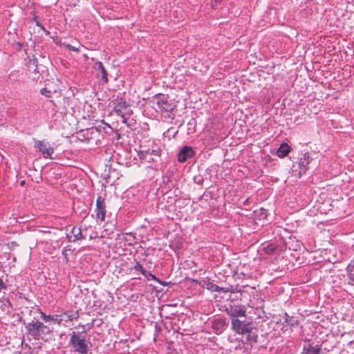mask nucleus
Instances as JSON below:
<instances>
[{
	"label": "nucleus",
	"mask_w": 354,
	"mask_h": 354,
	"mask_svg": "<svg viewBox=\"0 0 354 354\" xmlns=\"http://www.w3.org/2000/svg\"><path fill=\"white\" fill-rule=\"evenodd\" d=\"M70 344L74 351L80 354H87L88 342L83 333L73 331L71 335Z\"/></svg>",
	"instance_id": "nucleus-1"
},
{
	"label": "nucleus",
	"mask_w": 354,
	"mask_h": 354,
	"mask_svg": "<svg viewBox=\"0 0 354 354\" xmlns=\"http://www.w3.org/2000/svg\"><path fill=\"white\" fill-rule=\"evenodd\" d=\"M311 161L312 158L308 153L304 154L303 156L298 160V162L292 165V174L301 177L308 169V165Z\"/></svg>",
	"instance_id": "nucleus-2"
},
{
	"label": "nucleus",
	"mask_w": 354,
	"mask_h": 354,
	"mask_svg": "<svg viewBox=\"0 0 354 354\" xmlns=\"http://www.w3.org/2000/svg\"><path fill=\"white\" fill-rule=\"evenodd\" d=\"M113 110L118 115L122 118V122L127 124V118L130 115L127 102L122 98L117 99L114 102Z\"/></svg>",
	"instance_id": "nucleus-3"
},
{
	"label": "nucleus",
	"mask_w": 354,
	"mask_h": 354,
	"mask_svg": "<svg viewBox=\"0 0 354 354\" xmlns=\"http://www.w3.org/2000/svg\"><path fill=\"white\" fill-rule=\"evenodd\" d=\"M232 328L237 333L244 335L250 333L252 329L250 322L241 321L240 319H234L232 322Z\"/></svg>",
	"instance_id": "nucleus-4"
},
{
	"label": "nucleus",
	"mask_w": 354,
	"mask_h": 354,
	"mask_svg": "<svg viewBox=\"0 0 354 354\" xmlns=\"http://www.w3.org/2000/svg\"><path fill=\"white\" fill-rule=\"evenodd\" d=\"M226 313L232 322L234 319H239L238 317H245L246 310L243 306L230 305L226 308Z\"/></svg>",
	"instance_id": "nucleus-5"
},
{
	"label": "nucleus",
	"mask_w": 354,
	"mask_h": 354,
	"mask_svg": "<svg viewBox=\"0 0 354 354\" xmlns=\"http://www.w3.org/2000/svg\"><path fill=\"white\" fill-rule=\"evenodd\" d=\"M35 148L42 154L44 158H52L54 149L48 142L41 140H36L35 142Z\"/></svg>",
	"instance_id": "nucleus-6"
},
{
	"label": "nucleus",
	"mask_w": 354,
	"mask_h": 354,
	"mask_svg": "<svg viewBox=\"0 0 354 354\" xmlns=\"http://www.w3.org/2000/svg\"><path fill=\"white\" fill-rule=\"evenodd\" d=\"M45 328H46V326L39 321L32 322L31 323H29L26 326L29 333L35 339H37L39 337L40 332L42 331Z\"/></svg>",
	"instance_id": "nucleus-7"
},
{
	"label": "nucleus",
	"mask_w": 354,
	"mask_h": 354,
	"mask_svg": "<svg viewBox=\"0 0 354 354\" xmlns=\"http://www.w3.org/2000/svg\"><path fill=\"white\" fill-rule=\"evenodd\" d=\"M96 218L98 221H104L106 214V204L104 198L98 196L96 201V207L95 209Z\"/></svg>",
	"instance_id": "nucleus-8"
},
{
	"label": "nucleus",
	"mask_w": 354,
	"mask_h": 354,
	"mask_svg": "<svg viewBox=\"0 0 354 354\" xmlns=\"http://www.w3.org/2000/svg\"><path fill=\"white\" fill-rule=\"evenodd\" d=\"M156 104L161 111H170L173 109L172 105L169 103L167 97L162 94H158L155 96Z\"/></svg>",
	"instance_id": "nucleus-9"
},
{
	"label": "nucleus",
	"mask_w": 354,
	"mask_h": 354,
	"mask_svg": "<svg viewBox=\"0 0 354 354\" xmlns=\"http://www.w3.org/2000/svg\"><path fill=\"white\" fill-rule=\"evenodd\" d=\"M79 317L78 311H67L62 314L58 315V325H64V323L77 319Z\"/></svg>",
	"instance_id": "nucleus-10"
},
{
	"label": "nucleus",
	"mask_w": 354,
	"mask_h": 354,
	"mask_svg": "<svg viewBox=\"0 0 354 354\" xmlns=\"http://www.w3.org/2000/svg\"><path fill=\"white\" fill-rule=\"evenodd\" d=\"M66 236L70 242H76L85 239L82 234V228L80 227L74 226L71 228L70 232L66 233Z\"/></svg>",
	"instance_id": "nucleus-11"
},
{
	"label": "nucleus",
	"mask_w": 354,
	"mask_h": 354,
	"mask_svg": "<svg viewBox=\"0 0 354 354\" xmlns=\"http://www.w3.org/2000/svg\"><path fill=\"white\" fill-rule=\"evenodd\" d=\"M194 151L191 147L185 146L179 151L178 155V160L180 162H184L187 159L191 158L194 156Z\"/></svg>",
	"instance_id": "nucleus-12"
},
{
	"label": "nucleus",
	"mask_w": 354,
	"mask_h": 354,
	"mask_svg": "<svg viewBox=\"0 0 354 354\" xmlns=\"http://www.w3.org/2000/svg\"><path fill=\"white\" fill-rule=\"evenodd\" d=\"M95 70L98 71L97 73V77H101L104 82H108V74L101 62H96L93 66Z\"/></svg>",
	"instance_id": "nucleus-13"
},
{
	"label": "nucleus",
	"mask_w": 354,
	"mask_h": 354,
	"mask_svg": "<svg viewBox=\"0 0 354 354\" xmlns=\"http://www.w3.org/2000/svg\"><path fill=\"white\" fill-rule=\"evenodd\" d=\"M303 353L305 354H321L322 349L320 346H313L310 343L304 345Z\"/></svg>",
	"instance_id": "nucleus-14"
},
{
	"label": "nucleus",
	"mask_w": 354,
	"mask_h": 354,
	"mask_svg": "<svg viewBox=\"0 0 354 354\" xmlns=\"http://www.w3.org/2000/svg\"><path fill=\"white\" fill-rule=\"evenodd\" d=\"M290 151V147L286 143H282L277 151V155L279 158H284L288 156Z\"/></svg>",
	"instance_id": "nucleus-15"
},
{
	"label": "nucleus",
	"mask_w": 354,
	"mask_h": 354,
	"mask_svg": "<svg viewBox=\"0 0 354 354\" xmlns=\"http://www.w3.org/2000/svg\"><path fill=\"white\" fill-rule=\"evenodd\" d=\"M262 250L268 254H272L276 250V246L272 243H264L261 245Z\"/></svg>",
	"instance_id": "nucleus-16"
},
{
	"label": "nucleus",
	"mask_w": 354,
	"mask_h": 354,
	"mask_svg": "<svg viewBox=\"0 0 354 354\" xmlns=\"http://www.w3.org/2000/svg\"><path fill=\"white\" fill-rule=\"evenodd\" d=\"M40 315H41V317L45 321V322H48V321H53L55 323H57V319H58V315H46L45 313H44L43 312H40Z\"/></svg>",
	"instance_id": "nucleus-17"
},
{
	"label": "nucleus",
	"mask_w": 354,
	"mask_h": 354,
	"mask_svg": "<svg viewBox=\"0 0 354 354\" xmlns=\"http://www.w3.org/2000/svg\"><path fill=\"white\" fill-rule=\"evenodd\" d=\"M133 269L136 271L140 272L141 274L145 277H147V272L142 268V266L139 262H136V265L133 267Z\"/></svg>",
	"instance_id": "nucleus-18"
},
{
	"label": "nucleus",
	"mask_w": 354,
	"mask_h": 354,
	"mask_svg": "<svg viewBox=\"0 0 354 354\" xmlns=\"http://www.w3.org/2000/svg\"><path fill=\"white\" fill-rule=\"evenodd\" d=\"M285 322L290 326H295L297 324V321L290 317L287 313H285Z\"/></svg>",
	"instance_id": "nucleus-19"
},
{
	"label": "nucleus",
	"mask_w": 354,
	"mask_h": 354,
	"mask_svg": "<svg viewBox=\"0 0 354 354\" xmlns=\"http://www.w3.org/2000/svg\"><path fill=\"white\" fill-rule=\"evenodd\" d=\"M40 93L46 97H50L52 96L51 91L48 89L46 87L41 88Z\"/></svg>",
	"instance_id": "nucleus-20"
},
{
	"label": "nucleus",
	"mask_w": 354,
	"mask_h": 354,
	"mask_svg": "<svg viewBox=\"0 0 354 354\" xmlns=\"http://www.w3.org/2000/svg\"><path fill=\"white\" fill-rule=\"evenodd\" d=\"M207 289L216 292H225L223 288H221L215 284H211V286H208Z\"/></svg>",
	"instance_id": "nucleus-21"
},
{
	"label": "nucleus",
	"mask_w": 354,
	"mask_h": 354,
	"mask_svg": "<svg viewBox=\"0 0 354 354\" xmlns=\"http://www.w3.org/2000/svg\"><path fill=\"white\" fill-rule=\"evenodd\" d=\"M149 277L150 279L153 280L155 281H157L158 283L162 284L160 280L158 279L155 275H153L151 273L147 272V278Z\"/></svg>",
	"instance_id": "nucleus-22"
},
{
	"label": "nucleus",
	"mask_w": 354,
	"mask_h": 354,
	"mask_svg": "<svg viewBox=\"0 0 354 354\" xmlns=\"http://www.w3.org/2000/svg\"><path fill=\"white\" fill-rule=\"evenodd\" d=\"M211 284H213L209 281V279H203L202 282L200 283V285L203 287H206L207 288L208 286H211Z\"/></svg>",
	"instance_id": "nucleus-23"
},
{
	"label": "nucleus",
	"mask_w": 354,
	"mask_h": 354,
	"mask_svg": "<svg viewBox=\"0 0 354 354\" xmlns=\"http://www.w3.org/2000/svg\"><path fill=\"white\" fill-rule=\"evenodd\" d=\"M348 283L354 285V272H350L348 274Z\"/></svg>",
	"instance_id": "nucleus-24"
},
{
	"label": "nucleus",
	"mask_w": 354,
	"mask_h": 354,
	"mask_svg": "<svg viewBox=\"0 0 354 354\" xmlns=\"http://www.w3.org/2000/svg\"><path fill=\"white\" fill-rule=\"evenodd\" d=\"M216 326H218L221 328H223L224 326V322L222 319L216 320L214 322V327L215 328Z\"/></svg>",
	"instance_id": "nucleus-25"
},
{
	"label": "nucleus",
	"mask_w": 354,
	"mask_h": 354,
	"mask_svg": "<svg viewBox=\"0 0 354 354\" xmlns=\"http://www.w3.org/2000/svg\"><path fill=\"white\" fill-rule=\"evenodd\" d=\"M67 48L68 50H73V51H75V52H78V50H79L77 48H76V47H75V46H72L71 44H68L67 45Z\"/></svg>",
	"instance_id": "nucleus-26"
},
{
	"label": "nucleus",
	"mask_w": 354,
	"mask_h": 354,
	"mask_svg": "<svg viewBox=\"0 0 354 354\" xmlns=\"http://www.w3.org/2000/svg\"><path fill=\"white\" fill-rule=\"evenodd\" d=\"M6 288L3 280L0 278V291Z\"/></svg>",
	"instance_id": "nucleus-27"
},
{
	"label": "nucleus",
	"mask_w": 354,
	"mask_h": 354,
	"mask_svg": "<svg viewBox=\"0 0 354 354\" xmlns=\"http://www.w3.org/2000/svg\"><path fill=\"white\" fill-rule=\"evenodd\" d=\"M37 26L41 27L42 29H44L39 22H37Z\"/></svg>",
	"instance_id": "nucleus-28"
}]
</instances>
